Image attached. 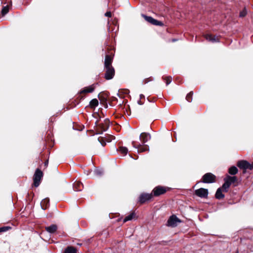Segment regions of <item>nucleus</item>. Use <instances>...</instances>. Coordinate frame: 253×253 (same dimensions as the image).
<instances>
[{
  "label": "nucleus",
  "instance_id": "f257e3e1",
  "mask_svg": "<svg viewBox=\"0 0 253 253\" xmlns=\"http://www.w3.org/2000/svg\"><path fill=\"white\" fill-rule=\"evenodd\" d=\"M237 179L236 176H230L229 175H227L224 178V183L222 186L221 189L223 190L224 192H227L229 187L231 185L232 183H234Z\"/></svg>",
  "mask_w": 253,
  "mask_h": 253
},
{
  "label": "nucleus",
  "instance_id": "f03ea898",
  "mask_svg": "<svg viewBox=\"0 0 253 253\" xmlns=\"http://www.w3.org/2000/svg\"><path fill=\"white\" fill-rule=\"evenodd\" d=\"M43 173L39 169H37L35 172L34 173L33 176V180H34V185L37 187H38L41 183V180L42 178V177Z\"/></svg>",
  "mask_w": 253,
  "mask_h": 253
},
{
  "label": "nucleus",
  "instance_id": "7ed1b4c3",
  "mask_svg": "<svg viewBox=\"0 0 253 253\" xmlns=\"http://www.w3.org/2000/svg\"><path fill=\"white\" fill-rule=\"evenodd\" d=\"M169 189V187L158 186L153 190L152 194L154 196L157 197L165 194Z\"/></svg>",
  "mask_w": 253,
  "mask_h": 253
},
{
  "label": "nucleus",
  "instance_id": "20e7f679",
  "mask_svg": "<svg viewBox=\"0 0 253 253\" xmlns=\"http://www.w3.org/2000/svg\"><path fill=\"white\" fill-rule=\"evenodd\" d=\"M215 175L211 172H208L203 176L202 182L205 183H212L215 182Z\"/></svg>",
  "mask_w": 253,
  "mask_h": 253
},
{
  "label": "nucleus",
  "instance_id": "39448f33",
  "mask_svg": "<svg viewBox=\"0 0 253 253\" xmlns=\"http://www.w3.org/2000/svg\"><path fill=\"white\" fill-rule=\"evenodd\" d=\"M181 222V221L175 215H172L169 218L167 223V226L175 227L177 226L178 223H180Z\"/></svg>",
  "mask_w": 253,
  "mask_h": 253
},
{
  "label": "nucleus",
  "instance_id": "423d86ee",
  "mask_svg": "<svg viewBox=\"0 0 253 253\" xmlns=\"http://www.w3.org/2000/svg\"><path fill=\"white\" fill-rule=\"evenodd\" d=\"M252 165L247 161H238V168L243 169V173H245L247 169H252Z\"/></svg>",
  "mask_w": 253,
  "mask_h": 253
},
{
  "label": "nucleus",
  "instance_id": "0eeeda50",
  "mask_svg": "<svg viewBox=\"0 0 253 253\" xmlns=\"http://www.w3.org/2000/svg\"><path fill=\"white\" fill-rule=\"evenodd\" d=\"M142 16L143 17H144V18L145 19V20L146 21H147L149 23L152 24V25H157V26H161L163 25V23L162 22L158 21V20L153 18L151 16H146L144 14H142Z\"/></svg>",
  "mask_w": 253,
  "mask_h": 253
},
{
  "label": "nucleus",
  "instance_id": "6e6552de",
  "mask_svg": "<svg viewBox=\"0 0 253 253\" xmlns=\"http://www.w3.org/2000/svg\"><path fill=\"white\" fill-rule=\"evenodd\" d=\"M105 73L104 75L105 78L107 80L112 79L115 75V70L113 67L105 68Z\"/></svg>",
  "mask_w": 253,
  "mask_h": 253
},
{
  "label": "nucleus",
  "instance_id": "1a4fd4ad",
  "mask_svg": "<svg viewBox=\"0 0 253 253\" xmlns=\"http://www.w3.org/2000/svg\"><path fill=\"white\" fill-rule=\"evenodd\" d=\"M152 197V193H142L140 195L139 197L138 202L140 204H143L146 201L151 199Z\"/></svg>",
  "mask_w": 253,
  "mask_h": 253
},
{
  "label": "nucleus",
  "instance_id": "9d476101",
  "mask_svg": "<svg viewBox=\"0 0 253 253\" xmlns=\"http://www.w3.org/2000/svg\"><path fill=\"white\" fill-rule=\"evenodd\" d=\"M195 194L202 198H205L208 197V190L207 189L201 188L195 190Z\"/></svg>",
  "mask_w": 253,
  "mask_h": 253
},
{
  "label": "nucleus",
  "instance_id": "9b49d317",
  "mask_svg": "<svg viewBox=\"0 0 253 253\" xmlns=\"http://www.w3.org/2000/svg\"><path fill=\"white\" fill-rule=\"evenodd\" d=\"M110 121L109 120L106 119L104 120V124L99 126V128L100 129V132L98 133L101 134L103 132L106 131L109 127Z\"/></svg>",
  "mask_w": 253,
  "mask_h": 253
},
{
  "label": "nucleus",
  "instance_id": "f8f14e48",
  "mask_svg": "<svg viewBox=\"0 0 253 253\" xmlns=\"http://www.w3.org/2000/svg\"><path fill=\"white\" fill-rule=\"evenodd\" d=\"M151 135L149 133L142 132L140 134L139 138L142 142V143L145 144L149 140L151 139Z\"/></svg>",
  "mask_w": 253,
  "mask_h": 253
},
{
  "label": "nucleus",
  "instance_id": "ddd939ff",
  "mask_svg": "<svg viewBox=\"0 0 253 253\" xmlns=\"http://www.w3.org/2000/svg\"><path fill=\"white\" fill-rule=\"evenodd\" d=\"M205 39L211 42H219V40L217 37L215 36H212L211 34H207L205 36Z\"/></svg>",
  "mask_w": 253,
  "mask_h": 253
},
{
  "label": "nucleus",
  "instance_id": "4468645a",
  "mask_svg": "<svg viewBox=\"0 0 253 253\" xmlns=\"http://www.w3.org/2000/svg\"><path fill=\"white\" fill-rule=\"evenodd\" d=\"M133 147L137 149V151L139 152H143L149 150V146L147 145H141L139 144L137 146L133 145Z\"/></svg>",
  "mask_w": 253,
  "mask_h": 253
},
{
  "label": "nucleus",
  "instance_id": "2eb2a0df",
  "mask_svg": "<svg viewBox=\"0 0 253 253\" xmlns=\"http://www.w3.org/2000/svg\"><path fill=\"white\" fill-rule=\"evenodd\" d=\"M112 58L108 55H106L104 61V68L113 67L112 66Z\"/></svg>",
  "mask_w": 253,
  "mask_h": 253
},
{
  "label": "nucleus",
  "instance_id": "dca6fc26",
  "mask_svg": "<svg viewBox=\"0 0 253 253\" xmlns=\"http://www.w3.org/2000/svg\"><path fill=\"white\" fill-rule=\"evenodd\" d=\"M94 90V84L91 85L88 87L84 88L80 91V93H86L92 92Z\"/></svg>",
  "mask_w": 253,
  "mask_h": 253
},
{
  "label": "nucleus",
  "instance_id": "f3484780",
  "mask_svg": "<svg viewBox=\"0 0 253 253\" xmlns=\"http://www.w3.org/2000/svg\"><path fill=\"white\" fill-rule=\"evenodd\" d=\"M73 188L76 191H81L83 188V184L80 181H76L73 184Z\"/></svg>",
  "mask_w": 253,
  "mask_h": 253
},
{
  "label": "nucleus",
  "instance_id": "a211bd4d",
  "mask_svg": "<svg viewBox=\"0 0 253 253\" xmlns=\"http://www.w3.org/2000/svg\"><path fill=\"white\" fill-rule=\"evenodd\" d=\"M57 229V227L55 224H52L49 226L45 227V230L49 233L53 234L55 233Z\"/></svg>",
  "mask_w": 253,
  "mask_h": 253
},
{
  "label": "nucleus",
  "instance_id": "6ab92c4d",
  "mask_svg": "<svg viewBox=\"0 0 253 253\" xmlns=\"http://www.w3.org/2000/svg\"><path fill=\"white\" fill-rule=\"evenodd\" d=\"M222 190L221 187L217 189L215 195V197L217 199L220 200L224 197L225 196L222 192Z\"/></svg>",
  "mask_w": 253,
  "mask_h": 253
},
{
  "label": "nucleus",
  "instance_id": "aec40b11",
  "mask_svg": "<svg viewBox=\"0 0 253 253\" xmlns=\"http://www.w3.org/2000/svg\"><path fill=\"white\" fill-rule=\"evenodd\" d=\"M77 250L76 249L72 246H69L65 249L64 253H76Z\"/></svg>",
  "mask_w": 253,
  "mask_h": 253
},
{
  "label": "nucleus",
  "instance_id": "412c9836",
  "mask_svg": "<svg viewBox=\"0 0 253 253\" xmlns=\"http://www.w3.org/2000/svg\"><path fill=\"white\" fill-rule=\"evenodd\" d=\"M135 216L134 212H131L129 215H127L125 217V218L123 220L124 222H126L128 221L132 220Z\"/></svg>",
  "mask_w": 253,
  "mask_h": 253
},
{
  "label": "nucleus",
  "instance_id": "4be33fe9",
  "mask_svg": "<svg viewBox=\"0 0 253 253\" xmlns=\"http://www.w3.org/2000/svg\"><path fill=\"white\" fill-rule=\"evenodd\" d=\"M98 105V101L97 99H93L89 102V106L91 108H95Z\"/></svg>",
  "mask_w": 253,
  "mask_h": 253
},
{
  "label": "nucleus",
  "instance_id": "5701e85b",
  "mask_svg": "<svg viewBox=\"0 0 253 253\" xmlns=\"http://www.w3.org/2000/svg\"><path fill=\"white\" fill-rule=\"evenodd\" d=\"M248 11L246 7H244L240 11L239 13V17H244L247 14Z\"/></svg>",
  "mask_w": 253,
  "mask_h": 253
},
{
  "label": "nucleus",
  "instance_id": "b1692460",
  "mask_svg": "<svg viewBox=\"0 0 253 253\" xmlns=\"http://www.w3.org/2000/svg\"><path fill=\"white\" fill-rule=\"evenodd\" d=\"M228 172L231 175H234L237 173V168L235 166L231 167L229 168Z\"/></svg>",
  "mask_w": 253,
  "mask_h": 253
},
{
  "label": "nucleus",
  "instance_id": "393cba45",
  "mask_svg": "<svg viewBox=\"0 0 253 253\" xmlns=\"http://www.w3.org/2000/svg\"><path fill=\"white\" fill-rule=\"evenodd\" d=\"M119 151L122 154L126 155L127 153L128 149L126 147L121 146L119 148Z\"/></svg>",
  "mask_w": 253,
  "mask_h": 253
},
{
  "label": "nucleus",
  "instance_id": "a878e982",
  "mask_svg": "<svg viewBox=\"0 0 253 253\" xmlns=\"http://www.w3.org/2000/svg\"><path fill=\"white\" fill-rule=\"evenodd\" d=\"M94 174L96 176H101L103 173V171L101 169H96L94 171Z\"/></svg>",
  "mask_w": 253,
  "mask_h": 253
},
{
  "label": "nucleus",
  "instance_id": "bb28decb",
  "mask_svg": "<svg viewBox=\"0 0 253 253\" xmlns=\"http://www.w3.org/2000/svg\"><path fill=\"white\" fill-rule=\"evenodd\" d=\"M9 11V7L8 5L3 6L1 10V14L2 16L5 15Z\"/></svg>",
  "mask_w": 253,
  "mask_h": 253
},
{
  "label": "nucleus",
  "instance_id": "cd10ccee",
  "mask_svg": "<svg viewBox=\"0 0 253 253\" xmlns=\"http://www.w3.org/2000/svg\"><path fill=\"white\" fill-rule=\"evenodd\" d=\"M193 92L192 91H191L190 92H189L186 96V100H187V101H188L189 102H191L192 101V95H193Z\"/></svg>",
  "mask_w": 253,
  "mask_h": 253
},
{
  "label": "nucleus",
  "instance_id": "c85d7f7f",
  "mask_svg": "<svg viewBox=\"0 0 253 253\" xmlns=\"http://www.w3.org/2000/svg\"><path fill=\"white\" fill-rule=\"evenodd\" d=\"M164 80L166 81V85H168L171 82L172 78L170 76H168L164 78Z\"/></svg>",
  "mask_w": 253,
  "mask_h": 253
},
{
  "label": "nucleus",
  "instance_id": "c756f323",
  "mask_svg": "<svg viewBox=\"0 0 253 253\" xmlns=\"http://www.w3.org/2000/svg\"><path fill=\"white\" fill-rule=\"evenodd\" d=\"M11 227L8 226H4L0 228V232H5L10 229Z\"/></svg>",
  "mask_w": 253,
  "mask_h": 253
},
{
  "label": "nucleus",
  "instance_id": "7c9ffc66",
  "mask_svg": "<svg viewBox=\"0 0 253 253\" xmlns=\"http://www.w3.org/2000/svg\"><path fill=\"white\" fill-rule=\"evenodd\" d=\"M49 200L48 199H44L42 200V203H45L46 205L49 204Z\"/></svg>",
  "mask_w": 253,
  "mask_h": 253
},
{
  "label": "nucleus",
  "instance_id": "2f4dec72",
  "mask_svg": "<svg viewBox=\"0 0 253 253\" xmlns=\"http://www.w3.org/2000/svg\"><path fill=\"white\" fill-rule=\"evenodd\" d=\"M105 15L107 17H111V13L110 11H108L105 13Z\"/></svg>",
  "mask_w": 253,
  "mask_h": 253
},
{
  "label": "nucleus",
  "instance_id": "473e14b6",
  "mask_svg": "<svg viewBox=\"0 0 253 253\" xmlns=\"http://www.w3.org/2000/svg\"><path fill=\"white\" fill-rule=\"evenodd\" d=\"M151 81V80H149V79H145L144 80L143 82L144 83V84H146L148 82Z\"/></svg>",
  "mask_w": 253,
  "mask_h": 253
},
{
  "label": "nucleus",
  "instance_id": "72a5a7b5",
  "mask_svg": "<svg viewBox=\"0 0 253 253\" xmlns=\"http://www.w3.org/2000/svg\"><path fill=\"white\" fill-rule=\"evenodd\" d=\"M138 104L139 105H142L143 103L141 102L140 99L137 101Z\"/></svg>",
  "mask_w": 253,
  "mask_h": 253
},
{
  "label": "nucleus",
  "instance_id": "f704fd0d",
  "mask_svg": "<svg viewBox=\"0 0 253 253\" xmlns=\"http://www.w3.org/2000/svg\"><path fill=\"white\" fill-rule=\"evenodd\" d=\"M143 97H144V96L143 94L140 95V99H142Z\"/></svg>",
  "mask_w": 253,
  "mask_h": 253
},
{
  "label": "nucleus",
  "instance_id": "c9c22d12",
  "mask_svg": "<svg viewBox=\"0 0 253 253\" xmlns=\"http://www.w3.org/2000/svg\"><path fill=\"white\" fill-rule=\"evenodd\" d=\"M177 41V40H176V39H172V42H175V41Z\"/></svg>",
  "mask_w": 253,
  "mask_h": 253
},
{
  "label": "nucleus",
  "instance_id": "e433bc0d",
  "mask_svg": "<svg viewBox=\"0 0 253 253\" xmlns=\"http://www.w3.org/2000/svg\"><path fill=\"white\" fill-rule=\"evenodd\" d=\"M48 163V162L47 161L45 163V165H46Z\"/></svg>",
  "mask_w": 253,
  "mask_h": 253
},
{
  "label": "nucleus",
  "instance_id": "4c0bfd02",
  "mask_svg": "<svg viewBox=\"0 0 253 253\" xmlns=\"http://www.w3.org/2000/svg\"><path fill=\"white\" fill-rule=\"evenodd\" d=\"M42 209H43V210H45L46 209V208H42Z\"/></svg>",
  "mask_w": 253,
  "mask_h": 253
},
{
  "label": "nucleus",
  "instance_id": "58836bf2",
  "mask_svg": "<svg viewBox=\"0 0 253 253\" xmlns=\"http://www.w3.org/2000/svg\"><path fill=\"white\" fill-rule=\"evenodd\" d=\"M252 169H253V164H252Z\"/></svg>",
  "mask_w": 253,
  "mask_h": 253
}]
</instances>
